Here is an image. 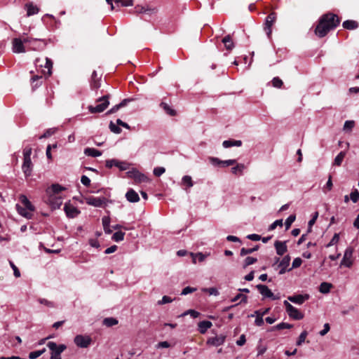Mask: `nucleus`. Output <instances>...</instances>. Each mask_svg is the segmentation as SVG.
<instances>
[{
	"mask_svg": "<svg viewBox=\"0 0 359 359\" xmlns=\"http://www.w3.org/2000/svg\"><path fill=\"white\" fill-rule=\"evenodd\" d=\"M257 261V258L252 257H247L244 261L243 268L255 264Z\"/></svg>",
	"mask_w": 359,
	"mask_h": 359,
	"instance_id": "nucleus-46",
	"label": "nucleus"
},
{
	"mask_svg": "<svg viewBox=\"0 0 359 359\" xmlns=\"http://www.w3.org/2000/svg\"><path fill=\"white\" fill-rule=\"evenodd\" d=\"M62 190H64V188L60 185L57 184H53L50 187L47 189L46 194L48 196H50V194H54V196H56Z\"/></svg>",
	"mask_w": 359,
	"mask_h": 359,
	"instance_id": "nucleus-23",
	"label": "nucleus"
},
{
	"mask_svg": "<svg viewBox=\"0 0 359 359\" xmlns=\"http://www.w3.org/2000/svg\"><path fill=\"white\" fill-rule=\"evenodd\" d=\"M309 294H297L294 296H289L287 297V299L290 301L292 303L297 304H302L306 300L309 299Z\"/></svg>",
	"mask_w": 359,
	"mask_h": 359,
	"instance_id": "nucleus-19",
	"label": "nucleus"
},
{
	"mask_svg": "<svg viewBox=\"0 0 359 359\" xmlns=\"http://www.w3.org/2000/svg\"><path fill=\"white\" fill-rule=\"evenodd\" d=\"M272 84L276 88H280L283 85V81L278 77H275L272 80Z\"/></svg>",
	"mask_w": 359,
	"mask_h": 359,
	"instance_id": "nucleus-58",
	"label": "nucleus"
},
{
	"mask_svg": "<svg viewBox=\"0 0 359 359\" xmlns=\"http://www.w3.org/2000/svg\"><path fill=\"white\" fill-rule=\"evenodd\" d=\"M200 333L205 334L212 326V323L208 320L201 321L198 324Z\"/></svg>",
	"mask_w": 359,
	"mask_h": 359,
	"instance_id": "nucleus-22",
	"label": "nucleus"
},
{
	"mask_svg": "<svg viewBox=\"0 0 359 359\" xmlns=\"http://www.w3.org/2000/svg\"><path fill=\"white\" fill-rule=\"evenodd\" d=\"M333 184L332 181V176L329 175L327 182L323 188V191L324 193H327L332 189Z\"/></svg>",
	"mask_w": 359,
	"mask_h": 359,
	"instance_id": "nucleus-35",
	"label": "nucleus"
},
{
	"mask_svg": "<svg viewBox=\"0 0 359 359\" xmlns=\"http://www.w3.org/2000/svg\"><path fill=\"white\" fill-rule=\"evenodd\" d=\"M20 201L25 206L24 208L20 205H16V210L18 212L22 217L27 219H31L34 211V207L28 200L26 196L20 195L19 197Z\"/></svg>",
	"mask_w": 359,
	"mask_h": 359,
	"instance_id": "nucleus-2",
	"label": "nucleus"
},
{
	"mask_svg": "<svg viewBox=\"0 0 359 359\" xmlns=\"http://www.w3.org/2000/svg\"><path fill=\"white\" fill-rule=\"evenodd\" d=\"M350 199L353 203H355L359 201V191L355 189L350 194Z\"/></svg>",
	"mask_w": 359,
	"mask_h": 359,
	"instance_id": "nucleus-47",
	"label": "nucleus"
},
{
	"mask_svg": "<svg viewBox=\"0 0 359 359\" xmlns=\"http://www.w3.org/2000/svg\"><path fill=\"white\" fill-rule=\"evenodd\" d=\"M64 210L68 217L74 218L80 214V210L70 203L65 204Z\"/></svg>",
	"mask_w": 359,
	"mask_h": 359,
	"instance_id": "nucleus-12",
	"label": "nucleus"
},
{
	"mask_svg": "<svg viewBox=\"0 0 359 359\" xmlns=\"http://www.w3.org/2000/svg\"><path fill=\"white\" fill-rule=\"evenodd\" d=\"M345 156H346V152L345 151L339 152L338 154V155L334 158V164L337 165V166L341 165V163H342Z\"/></svg>",
	"mask_w": 359,
	"mask_h": 359,
	"instance_id": "nucleus-33",
	"label": "nucleus"
},
{
	"mask_svg": "<svg viewBox=\"0 0 359 359\" xmlns=\"http://www.w3.org/2000/svg\"><path fill=\"white\" fill-rule=\"evenodd\" d=\"M86 202L88 205L94 207H102L104 204L105 199L104 198L90 196L86 198Z\"/></svg>",
	"mask_w": 359,
	"mask_h": 359,
	"instance_id": "nucleus-17",
	"label": "nucleus"
},
{
	"mask_svg": "<svg viewBox=\"0 0 359 359\" xmlns=\"http://www.w3.org/2000/svg\"><path fill=\"white\" fill-rule=\"evenodd\" d=\"M278 226H283V219H277L275 222H273L269 227V231H273Z\"/></svg>",
	"mask_w": 359,
	"mask_h": 359,
	"instance_id": "nucleus-51",
	"label": "nucleus"
},
{
	"mask_svg": "<svg viewBox=\"0 0 359 359\" xmlns=\"http://www.w3.org/2000/svg\"><path fill=\"white\" fill-rule=\"evenodd\" d=\"M290 255H285L283 259L280 260L278 267L280 268L279 274H284L287 271H290L292 269H287L290 262Z\"/></svg>",
	"mask_w": 359,
	"mask_h": 359,
	"instance_id": "nucleus-13",
	"label": "nucleus"
},
{
	"mask_svg": "<svg viewBox=\"0 0 359 359\" xmlns=\"http://www.w3.org/2000/svg\"><path fill=\"white\" fill-rule=\"evenodd\" d=\"M126 198L130 203H137L140 201L138 194L133 189H129L126 192Z\"/></svg>",
	"mask_w": 359,
	"mask_h": 359,
	"instance_id": "nucleus-20",
	"label": "nucleus"
},
{
	"mask_svg": "<svg viewBox=\"0 0 359 359\" xmlns=\"http://www.w3.org/2000/svg\"><path fill=\"white\" fill-rule=\"evenodd\" d=\"M276 19V15L275 13H270L266 18L264 30L269 37L271 34V27Z\"/></svg>",
	"mask_w": 359,
	"mask_h": 359,
	"instance_id": "nucleus-11",
	"label": "nucleus"
},
{
	"mask_svg": "<svg viewBox=\"0 0 359 359\" xmlns=\"http://www.w3.org/2000/svg\"><path fill=\"white\" fill-rule=\"evenodd\" d=\"M340 22L338 16L329 13L323 15L315 29V34L318 37H324L330 30L336 28Z\"/></svg>",
	"mask_w": 359,
	"mask_h": 359,
	"instance_id": "nucleus-1",
	"label": "nucleus"
},
{
	"mask_svg": "<svg viewBox=\"0 0 359 359\" xmlns=\"http://www.w3.org/2000/svg\"><path fill=\"white\" fill-rule=\"evenodd\" d=\"M283 304L290 318L294 320H301L304 318V314L290 304L287 300L283 302Z\"/></svg>",
	"mask_w": 359,
	"mask_h": 359,
	"instance_id": "nucleus-5",
	"label": "nucleus"
},
{
	"mask_svg": "<svg viewBox=\"0 0 359 359\" xmlns=\"http://www.w3.org/2000/svg\"><path fill=\"white\" fill-rule=\"evenodd\" d=\"M302 263V260L301 258H299V257L295 258L292 262L291 269H295V268L299 267L301 266Z\"/></svg>",
	"mask_w": 359,
	"mask_h": 359,
	"instance_id": "nucleus-59",
	"label": "nucleus"
},
{
	"mask_svg": "<svg viewBox=\"0 0 359 359\" xmlns=\"http://www.w3.org/2000/svg\"><path fill=\"white\" fill-rule=\"evenodd\" d=\"M222 145L224 148H229L231 147H241L242 142L241 140H225L223 142Z\"/></svg>",
	"mask_w": 359,
	"mask_h": 359,
	"instance_id": "nucleus-28",
	"label": "nucleus"
},
{
	"mask_svg": "<svg viewBox=\"0 0 359 359\" xmlns=\"http://www.w3.org/2000/svg\"><path fill=\"white\" fill-rule=\"evenodd\" d=\"M44 67L46 69H48V72H47L48 76H50L52 74L53 62L48 57L46 58V65Z\"/></svg>",
	"mask_w": 359,
	"mask_h": 359,
	"instance_id": "nucleus-50",
	"label": "nucleus"
},
{
	"mask_svg": "<svg viewBox=\"0 0 359 359\" xmlns=\"http://www.w3.org/2000/svg\"><path fill=\"white\" fill-rule=\"evenodd\" d=\"M109 128L112 133L116 134H119L121 132V129L113 122H110Z\"/></svg>",
	"mask_w": 359,
	"mask_h": 359,
	"instance_id": "nucleus-53",
	"label": "nucleus"
},
{
	"mask_svg": "<svg viewBox=\"0 0 359 359\" xmlns=\"http://www.w3.org/2000/svg\"><path fill=\"white\" fill-rule=\"evenodd\" d=\"M47 346L50 351V359H62L61 353L67 348L66 345H57L54 341H49Z\"/></svg>",
	"mask_w": 359,
	"mask_h": 359,
	"instance_id": "nucleus-3",
	"label": "nucleus"
},
{
	"mask_svg": "<svg viewBox=\"0 0 359 359\" xmlns=\"http://www.w3.org/2000/svg\"><path fill=\"white\" fill-rule=\"evenodd\" d=\"M296 216L294 215H290L285 222V226L286 229H289L292 224L294 222Z\"/></svg>",
	"mask_w": 359,
	"mask_h": 359,
	"instance_id": "nucleus-44",
	"label": "nucleus"
},
{
	"mask_svg": "<svg viewBox=\"0 0 359 359\" xmlns=\"http://www.w3.org/2000/svg\"><path fill=\"white\" fill-rule=\"evenodd\" d=\"M20 39H22L23 44L24 43L27 44V48H28V46H29L30 43H39V42H40V39L30 38V37L26 36L25 34H24L22 36V38H20Z\"/></svg>",
	"mask_w": 359,
	"mask_h": 359,
	"instance_id": "nucleus-31",
	"label": "nucleus"
},
{
	"mask_svg": "<svg viewBox=\"0 0 359 359\" xmlns=\"http://www.w3.org/2000/svg\"><path fill=\"white\" fill-rule=\"evenodd\" d=\"M161 107L165 110V111L170 115V116H175V111L174 109H171L170 107L165 102H161Z\"/></svg>",
	"mask_w": 359,
	"mask_h": 359,
	"instance_id": "nucleus-38",
	"label": "nucleus"
},
{
	"mask_svg": "<svg viewBox=\"0 0 359 359\" xmlns=\"http://www.w3.org/2000/svg\"><path fill=\"white\" fill-rule=\"evenodd\" d=\"M103 324L107 327H111L118 324V320L114 318H106L103 320Z\"/></svg>",
	"mask_w": 359,
	"mask_h": 359,
	"instance_id": "nucleus-34",
	"label": "nucleus"
},
{
	"mask_svg": "<svg viewBox=\"0 0 359 359\" xmlns=\"http://www.w3.org/2000/svg\"><path fill=\"white\" fill-rule=\"evenodd\" d=\"M32 154V148L25 147L23 151V158H30Z\"/></svg>",
	"mask_w": 359,
	"mask_h": 359,
	"instance_id": "nucleus-63",
	"label": "nucleus"
},
{
	"mask_svg": "<svg viewBox=\"0 0 359 359\" xmlns=\"http://www.w3.org/2000/svg\"><path fill=\"white\" fill-rule=\"evenodd\" d=\"M84 154L86 156H92V157H97V156H101V154H102L101 151H100L99 150L95 149L94 148H90V147L86 148L84 149Z\"/></svg>",
	"mask_w": 359,
	"mask_h": 359,
	"instance_id": "nucleus-26",
	"label": "nucleus"
},
{
	"mask_svg": "<svg viewBox=\"0 0 359 359\" xmlns=\"http://www.w3.org/2000/svg\"><path fill=\"white\" fill-rule=\"evenodd\" d=\"M126 174L128 177L134 179L137 182H142L147 180V177L144 175L136 170L128 171Z\"/></svg>",
	"mask_w": 359,
	"mask_h": 359,
	"instance_id": "nucleus-15",
	"label": "nucleus"
},
{
	"mask_svg": "<svg viewBox=\"0 0 359 359\" xmlns=\"http://www.w3.org/2000/svg\"><path fill=\"white\" fill-rule=\"evenodd\" d=\"M12 50L15 53H25L27 49L23 44V41L20 38H15L12 41Z\"/></svg>",
	"mask_w": 359,
	"mask_h": 359,
	"instance_id": "nucleus-8",
	"label": "nucleus"
},
{
	"mask_svg": "<svg viewBox=\"0 0 359 359\" xmlns=\"http://www.w3.org/2000/svg\"><path fill=\"white\" fill-rule=\"evenodd\" d=\"M339 240V236L338 233H334L331 241L327 244L326 247L329 248L330 246H332L338 243Z\"/></svg>",
	"mask_w": 359,
	"mask_h": 359,
	"instance_id": "nucleus-52",
	"label": "nucleus"
},
{
	"mask_svg": "<svg viewBox=\"0 0 359 359\" xmlns=\"http://www.w3.org/2000/svg\"><path fill=\"white\" fill-rule=\"evenodd\" d=\"M245 165L243 163H236V165L231 168V172L233 175H243Z\"/></svg>",
	"mask_w": 359,
	"mask_h": 359,
	"instance_id": "nucleus-27",
	"label": "nucleus"
},
{
	"mask_svg": "<svg viewBox=\"0 0 359 359\" xmlns=\"http://www.w3.org/2000/svg\"><path fill=\"white\" fill-rule=\"evenodd\" d=\"M332 287V285L330 283L323 282L320 285L319 291L323 294H327L330 292V289Z\"/></svg>",
	"mask_w": 359,
	"mask_h": 359,
	"instance_id": "nucleus-29",
	"label": "nucleus"
},
{
	"mask_svg": "<svg viewBox=\"0 0 359 359\" xmlns=\"http://www.w3.org/2000/svg\"><path fill=\"white\" fill-rule=\"evenodd\" d=\"M222 43L224 44L226 49L228 50H231L234 48V43L230 35L224 36L222 39Z\"/></svg>",
	"mask_w": 359,
	"mask_h": 359,
	"instance_id": "nucleus-24",
	"label": "nucleus"
},
{
	"mask_svg": "<svg viewBox=\"0 0 359 359\" xmlns=\"http://www.w3.org/2000/svg\"><path fill=\"white\" fill-rule=\"evenodd\" d=\"M45 351L46 348H43L42 350L30 352L29 354V358L30 359H36L41 356L43 353H45Z\"/></svg>",
	"mask_w": 359,
	"mask_h": 359,
	"instance_id": "nucleus-40",
	"label": "nucleus"
},
{
	"mask_svg": "<svg viewBox=\"0 0 359 359\" xmlns=\"http://www.w3.org/2000/svg\"><path fill=\"white\" fill-rule=\"evenodd\" d=\"M33 164L30 158H23L22 170L26 177H29L32 174Z\"/></svg>",
	"mask_w": 359,
	"mask_h": 359,
	"instance_id": "nucleus-18",
	"label": "nucleus"
},
{
	"mask_svg": "<svg viewBox=\"0 0 359 359\" xmlns=\"http://www.w3.org/2000/svg\"><path fill=\"white\" fill-rule=\"evenodd\" d=\"M196 290V287H184L182 292H181V294L182 295H187L189 293H191V292H194Z\"/></svg>",
	"mask_w": 359,
	"mask_h": 359,
	"instance_id": "nucleus-57",
	"label": "nucleus"
},
{
	"mask_svg": "<svg viewBox=\"0 0 359 359\" xmlns=\"http://www.w3.org/2000/svg\"><path fill=\"white\" fill-rule=\"evenodd\" d=\"M172 301H173V299L171 297L165 295V296H163L162 297L161 300L158 302V305H163V304H165L170 303Z\"/></svg>",
	"mask_w": 359,
	"mask_h": 359,
	"instance_id": "nucleus-55",
	"label": "nucleus"
},
{
	"mask_svg": "<svg viewBox=\"0 0 359 359\" xmlns=\"http://www.w3.org/2000/svg\"><path fill=\"white\" fill-rule=\"evenodd\" d=\"M343 27L347 29H354L358 27V23L354 20H346L343 22Z\"/></svg>",
	"mask_w": 359,
	"mask_h": 359,
	"instance_id": "nucleus-30",
	"label": "nucleus"
},
{
	"mask_svg": "<svg viewBox=\"0 0 359 359\" xmlns=\"http://www.w3.org/2000/svg\"><path fill=\"white\" fill-rule=\"evenodd\" d=\"M81 182L86 187H89L90 184V180L89 179L88 177H87L86 175L81 176Z\"/></svg>",
	"mask_w": 359,
	"mask_h": 359,
	"instance_id": "nucleus-64",
	"label": "nucleus"
},
{
	"mask_svg": "<svg viewBox=\"0 0 359 359\" xmlns=\"http://www.w3.org/2000/svg\"><path fill=\"white\" fill-rule=\"evenodd\" d=\"M116 4H121L122 6H133V0H115Z\"/></svg>",
	"mask_w": 359,
	"mask_h": 359,
	"instance_id": "nucleus-54",
	"label": "nucleus"
},
{
	"mask_svg": "<svg viewBox=\"0 0 359 359\" xmlns=\"http://www.w3.org/2000/svg\"><path fill=\"white\" fill-rule=\"evenodd\" d=\"M209 255H210V253H208V254H203L202 252H198V253L191 252V256L192 257L194 264L196 263V259H198V260L200 262H202L205 261V258Z\"/></svg>",
	"mask_w": 359,
	"mask_h": 359,
	"instance_id": "nucleus-25",
	"label": "nucleus"
},
{
	"mask_svg": "<svg viewBox=\"0 0 359 359\" xmlns=\"http://www.w3.org/2000/svg\"><path fill=\"white\" fill-rule=\"evenodd\" d=\"M293 327L292 325L286 323H281L276 326L273 327L271 330H283V329H290Z\"/></svg>",
	"mask_w": 359,
	"mask_h": 359,
	"instance_id": "nucleus-37",
	"label": "nucleus"
},
{
	"mask_svg": "<svg viewBox=\"0 0 359 359\" xmlns=\"http://www.w3.org/2000/svg\"><path fill=\"white\" fill-rule=\"evenodd\" d=\"M118 164L119 165L118 161L115 159L107 160L106 161V166L109 168H111L112 166H116Z\"/></svg>",
	"mask_w": 359,
	"mask_h": 359,
	"instance_id": "nucleus-61",
	"label": "nucleus"
},
{
	"mask_svg": "<svg viewBox=\"0 0 359 359\" xmlns=\"http://www.w3.org/2000/svg\"><path fill=\"white\" fill-rule=\"evenodd\" d=\"M248 297L247 296L242 294H238L236 295L233 299H231L232 302H236L238 300H240V303H246L247 302Z\"/></svg>",
	"mask_w": 359,
	"mask_h": 359,
	"instance_id": "nucleus-41",
	"label": "nucleus"
},
{
	"mask_svg": "<svg viewBox=\"0 0 359 359\" xmlns=\"http://www.w3.org/2000/svg\"><path fill=\"white\" fill-rule=\"evenodd\" d=\"M48 202L53 208L56 209L59 208L62 204V198L57 195L54 196V194H50L48 196Z\"/></svg>",
	"mask_w": 359,
	"mask_h": 359,
	"instance_id": "nucleus-14",
	"label": "nucleus"
},
{
	"mask_svg": "<svg viewBox=\"0 0 359 359\" xmlns=\"http://www.w3.org/2000/svg\"><path fill=\"white\" fill-rule=\"evenodd\" d=\"M182 182L183 184H186L189 188L192 187L194 185L191 177L189 175L184 176L182 179Z\"/></svg>",
	"mask_w": 359,
	"mask_h": 359,
	"instance_id": "nucleus-43",
	"label": "nucleus"
},
{
	"mask_svg": "<svg viewBox=\"0 0 359 359\" xmlns=\"http://www.w3.org/2000/svg\"><path fill=\"white\" fill-rule=\"evenodd\" d=\"M203 291L208 292L210 295L217 296L219 294V292L215 287L205 288L203 289Z\"/></svg>",
	"mask_w": 359,
	"mask_h": 359,
	"instance_id": "nucleus-62",
	"label": "nucleus"
},
{
	"mask_svg": "<svg viewBox=\"0 0 359 359\" xmlns=\"http://www.w3.org/2000/svg\"><path fill=\"white\" fill-rule=\"evenodd\" d=\"M236 163V159H229V160L222 161V162H221V165L222 166H229V165H235Z\"/></svg>",
	"mask_w": 359,
	"mask_h": 359,
	"instance_id": "nucleus-60",
	"label": "nucleus"
},
{
	"mask_svg": "<svg viewBox=\"0 0 359 359\" xmlns=\"http://www.w3.org/2000/svg\"><path fill=\"white\" fill-rule=\"evenodd\" d=\"M45 46V43L40 40L39 43H30L27 48L28 50H41Z\"/></svg>",
	"mask_w": 359,
	"mask_h": 359,
	"instance_id": "nucleus-32",
	"label": "nucleus"
},
{
	"mask_svg": "<svg viewBox=\"0 0 359 359\" xmlns=\"http://www.w3.org/2000/svg\"><path fill=\"white\" fill-rule=\"evenodd\" d=\"M25 8L27 10V15L28 17L37 14L39 12V8L32 3L26 4Z\"/></svg>",
	"mask_w": 359,
	"mask_h": 359,
	"instance_id": "nucleus-21",
	"label": "nucleus"
},
{
	"mask_svg": "<svg viewBox=\"0 0 359 359\" xmlns=\"http://www.w3.org/2000/svg\"><path fill=\"white\" fill-rule=\"evenodd\" d=\"M165 171V169L163 167H156L154 169V174L159 177L163 175Z\"/></svg>",
	"mask_w": 359,
	"mask_h": 359,
	"instance_id": "nucleus-56",
	"label": "nucleus"
},
{
	"mask_svg": "<svg viewBox=\"0 0 359 359\" xmlns=\"http://www.w3.org/2000/svg\"><path fill=\"white\" fill-rule=\"evenodd\" d=\"M109 97L107 95L103 96L97 100V102H100V104H97L95 107L89 106L88 109L90 113H100L104 111L109 106V102L108 100Z\"/></svg>",
	"mask_w": 359,
	"mask_h": 359,
	"instance_id": "nucleus-4",
	"label": "nucleus"
},
{
	"mask_svg": "<svg viewBox=\"0 0 359 359\" xmlns=\"http://www.w3.org/2000/svg\"><path fill=\"white\" fill-rule=\"evenodd\" d=\"M353 250L352 248H347L344 252L343 259L341 262V266L350 268L353 265Z\"/></svg>",
	"mask_w": 359,
	"mask_h": 359,
	"instance_id": "nucleus-7",
	"label": "nucleus"
},
{
	"mask_svg": "<svg viewBox=\"0 0 359 359\" xmlns=\"http://www.w3.org/2000/svg\"><path fill=\"white\" fill-rule=\"evenodd\" d=\"M125 233L122 231L115 232L112 236V239L116 242L121 241L124 239Z\"/></svg>",
	"mask_w": 359,
	"mask_h": 359,
	"instance_id": "nucleus-42",
	"label": "nucleus"
},
{
	"mask_svg": "<svg viewBox=\"0 0 359 359\" xmlns=\"http://www.w3.org/2000/svg\"><path fill=\"white\" fill-rule=\"evenodd\" d=\"M126 102L127 100H123L121 103H119L118 104H116L115 106H114L109 111L108 113L109 114H114L115 112H116L121 107H123L126 105Z\"/></svg>",
	"mask_w": 359,
	"mask_h": 359,
	"instance_id": "nucleus-45",
	"label": "nucleus"
},
{
	"mask_svg": "<svg viewBox=\"0 0 359 359\" xmlns=\"http://www.w3.org/2000/svg\"><path fill=\"white\" fill-rule=\"evenodd\" d=\"M355 126L353 121H346L344 125V130L351 131Z\"/></svg>",
	"mask_w": 359,
	"mask_h": 359,
	"instance_id": "nucleus-48",
	"label": "nucleus"
},
{
	"mask_svg": "<svg viewBox=\"0 0 359 359\" xmlns=\"http://www.w3.org/2000/svg\"><path fill=\"white\" fill-rule=\"evenodd\" d=\"M258 249H259L258 245H256L255 247L252 248H243L241 250L240 254H241V256H245L246 255L251 254V253L254 252L255 251H257Z\"/></svg>",
	"mask_w": 359,
	"mask_h": 359,
	"instance_id": "nucleus-36",
	"label": "nucleus"
},
{
	"mask_svg": "<svg viewBox=\"0 0 359 359\" xmlns=\"http://www.w3.org/2000/svg\"><path fill=\"white\" fill-rule=\"evenodd\" d=\"M74 341L78 347L87 348L91 344L92 339L90 336L79 334L74 337Z\"/></svg>",
	"mask_w": 359,
	"mask_h": 359,
	"instance_id": "nucleus-6",
	"label": "nucleus"
},
{
	"mask_svg": "<svg viewBox=\"0 0 359 359\" xmlns=\"http://www.w3.org/2000/svg\"><path fill=\"white\" fill-rule=\"evenodd\" d=\"M109 223H110V220H109V217H104L102 218L103 228H104V232L106 233H111V230L109 229Z\"/></svg>",
	"mask_w": 359,
	"mask_h": 359,
	"instance_id": "nucleus-39",
	"label": "nucleus"
},
{
	"mask_svg": "<svg viewBox=\"0 0 359 359\" xmlns=\"http://www.w3.org/2000/svg\"><path fill=\"white\" fill-rule=\"evenodd\" d=\"M226 340V336L224 334L216 335L209 337L207 340V344L212 346H219L222 345Z\"/></svg>",
	"mask_w": 359,
	"mask_h": 359,
	"instance_id": "nucleus-9",
	"label": "nucleus"
},
{
	"mask_svg": "<svg viewBox=\"0 0 359 359\" xmlns=\"http://www.w3.org/2000/svg\"><path fill=\"white\" fill-rule=\"evenodd\" d=\"M257 290H259V293L264 297V298H271L272 299H279L278 297H276L273 294V293L271 292V290L264 285H257L256 286Z\"/></svg>",
	"mask_w": 359,
	"mask_h": 359,
	"instance_id": "nucleus-10",
	"label": "nucleus"
},
{
	"mask_svg": "<svg viewBox=\"0 0 359 359\" xmlns=\"http://www.w3.org/2000/svg\"><path fill=\"white\" fill-rule=\"evenodd\" d=\"M308 332L306 331H303L299 337V339L297 341V345L301 346L305 341Z\"/></svg>",
	"mask_w": 359,
	"mask_h": 359,
	"instance_id": "nucleus-49",
	"label": "nucleus"
},
{
	"mask_svg": "<svg viewBox=\"0 0 359 359\" xmlns=\"http://www.w3.org/2000/svg\"><path fill=\"white\" fill-rule=\"evenodd\" d=\"M274 247L276 254L282 256L287 251V246L286 241H276L274 243Z\"/></svg>",
	"mask_w": 359,
	"mask_h": 359,
	"instance_id": "nucleus-16",
	"label": "nucleus"
}]
</instances>
